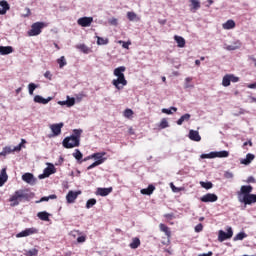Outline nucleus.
Here are the masks:
<instances>
[{
    "label": "nucleus",
    "mask_w": 256,
    "mask_h": 256,
    "mask_svg": "<svg viewBox=\"0 0 256 256\" xmlns=\"http://www.w3.org/2000/svg\"><path fill=\"white\" fill-rule=\"evenodd\" d=\"M76 47H77V49H80L82 51V53H85V54H88L91 51L89 49V47H87V45H85V44H79Z\"/></svg>",
    "instance_id": "36"
},
{
    "label": "nucleus",
    "mask_w": 256,
    "mask_h": 256,
    "mask_svg": "<svg viewBox=\"0 0 256 256\" xmlns=\"http://www.w3.org/2000/svg\"><path fill=\"white\" fill-rule=\"evenodd\" d=\"M72 155L76 161H81L83 159V153H81L79 149H76Z\"/></svg>",
    "instance_id": "33"
},
{
    "label": "nucleus",
    "mask_w": 256,
    "mask_h": 256,
    "mask_svg": "<svg viewBox=\"0 0 256 256\" xmlns=\"http://www.w3.org/2000/svg\"><path fill=\"white\" fill-rule=\"evenodd\" d=\"M159 230L166 235V237L168 239V243H171V241L169 240V239H171V228H169V226H167L164 223H160Z\"/></svg>",
    "instance_id": "14"
},
{
    "label": "nucleus",
    "mask_w": 256,
    "mask_h": 256,
    "mask_svg": "<svg viewBox=\"0 0 256 256\" xmlns=\"http://www.w3.org/2000/svg\"><path fill=\"white\" fill-rule=\"evenodd\" d=\"M22 180H24L25 183H28L29 185H35V183H37V179L31 173H25L22 175Z\"/></svg>",
    "instance_id": "15"
},
{
    "label": "nucleus",
    "mask_w": 256,
    "mask_h": 256,
    "mask_svg": "<svg viewBox=\"0 0 256 256\" xmlns=\"http://www.w3.org/2000/svg\"><path fill=\"white\" fill-rule=\"evenodd\" d=\"M97 39V45H108L109 44V38H103L100 36H96Z\"/></svg>",
    "instance_id": "27"
},
{
    "label": "nucleus",
    "mask_w": 256,
    "mask_h": 256,
    "mask_svg": "<svg viewBox=\"0 0 256 256\" xmlns=\"http://www.w3.org/2000/svg\"><path fill=\"white\" fill-rule=\"evenodd\" d=\"M67 107H73L75 105V98H69L66 100V102H63Z\"/></svg>",
    "instance_id": "42"
},
{
    "label": "nucleus",
    "mask_w": 256,
    "mask_h": 256,
    "mask_svg": "<svg viewBox=\"0 0 256 256\" xmlns=\"http://www.w3.org/2000/svg\"><path fill=\"white\" fill-rule=\"evenodd\" d=\"M127 68L125 66H120L114 70V75L117 79L112 80V85L118 90L121 91L127 85V79H125V71Z\"/></svg>",
    "instance_id": "4"
},
{
    "label": "nucleus",
    "mask_w": 256,
    "mask_h": 256,
    "mask_svg": "<svg viewBox=\"0 0 256 256\" xmlns=\"http://www.w3.org/2000/svg\"><path fill=\"white\" fill-rule=\"evenodd\" d=\"M109 24H110V25L117 26V25H118L117 18H112V19H110V20H109Z\"/></svg>",
    "instance_id": "55"
},
{
    "label": "nucleus",
    "mask_w": 256,
    "mask_h": 256,
    "mask_svg": "<svg viewBox=\"0 0 256 256\" xmlns=\"http://www.w3.org/2000/svg\"><path fill=\"white\" fill-rule=\"evenodd\" d=\"M35 89H37V85H35L34 83H30L28 85V91L30 95H33V92L35 91Z\"/></svg>",
    "instance_id": "47"
},
{
    "label": "nucleus",
    "mask_w": 256,
    "mask_h": 256,
    "mask_svg": "<svg viewBox=\"0 0 256 256\" xmlns=\"http://www.w3.org/2000/svg\"><path fill=\"white\" fill-rule=\"evenodd\" d=\"M200 185H201V187H203V189H207V190L213 189V183H211V182L201 181Z\"/></svg>",
    "instance_id": "39"
},
{
    "label": "nucleus",
    "mask_w": 256,
    "mask_h": 256,
    "mask_svg": "<svg viewBox=\"0 0 256 256\" xmlns=\"http://www.w3.org/2000/svg\"><path fill=\"white\" fill-rule=\"evenodd\" d=\"M10 53H13L12 46H0V55H10Z\"/></svg>",
    "instance_id": "21"
},
{
    "label": "nucleus",
    "mask_w": 256,
    "mask_h": 256,
    "mask_svg": "<svg viewBox=\"0 0 256 256\" xmlns=\"http://www.w3.org/2000/svg\"><path fill=\"white\" fill-rule=\"evenodd\" d=\"M127 17L129 21H135V19H137V14H135V12H127Z\"/></svg>",
    "instance_id": "46"
},
{
    "label": "nucleus",
    "mask_w": 256,
    "mask_h": 256,
    "mask_svg": "<svg viewBox=\"0 0 256 256\" xmlns=\"http://www.w3.org/2000/svg\"><path fill=\"white\" fill-rule=\"evenodd\" d=\"M106 155V152H97L88 156V159H95L96 161H101V165H103V163L107 161V158H105Z\"/></svg>",
    "instance_id": "10"
},
{
    "label": "nucleus",
    "mask_w": 256,
    "mask_h": 256,
    "mask_svg": "<svg viewBox=\"0 0 256 256\" xmlns=\"http://www.w3.org/2000/svg\"><path fill=\"white\" fill-rule=\"evenodd\" d=\"M85 241H87V237L86 236H79L77 238V243H85Z\"/></svg>",
    "instance_id": "53"
},
{
    "label": "nucleus",
    "mask_w": 256,
    "mask_h": 256,
    "mask_svg": "<svg viewBox=\"0 0 256 256\" xmlns=\"http://www.w3.org/2000/svg\"><path fill=\"white\" fill-rule=\"evenodd\" d=\"M195 231L196 233H201V231H203V224H198L195 226Z\"/></svg>",
    "instance_id": "52"
},
{
    "label": "nucleus",
    "mask_w": 256,
    "mask_h": 256,
    "mask_svg": "<svg viewBox=\"0 0 256 256\" xmlns=\"http://www.w3.org/2000/svg\"><path fill=\"white\" fill-rule=\"evenodd\" d=\"M165 219H168L169 221H171L172 219L175 218V214L170 213V214H164Z\"/></svg>",
    "instance_id": "54"
},
{
    "label": "nucleus",
    "mask_w": 256,
    "mask_h": 256,
    "mask_svg": "<svg viewBox=\"0 0 256 256\" xmlns=\"http://www.w3.org/2000/svg\"><path fill=\"white\" fill-rule=\"evenodd\" d=\"M25 255L26 256H37V255H39V250L37 248H33V249H30V250H27L25 252Z\"/></svg>",
    "instance_id": "34"
},
{
    "label": "nucleus",
    "mask_w": 256,
    "mask_h": 256,
    "mask_svg": "<svg viewBox=\"0 0 256 256\" xmlns=\"http://www.w3.org/2000/svg\"><path fill=\"white\" fill-rule=\"evenodd\" d=\"M39 231L37 230V228H26L25 230L19 232L16 237L17 238H21V237H29V235H35L37 234Z\"/></svg>",
    "instance_id": "8"
},
{
    "label": "nucleus",
    "mask_w": 256,
    "mask_h": 256,
    "mask_svg": "<svg viewBox=\"0 0 256 256\" xmlns=\"http://www.w3.org/2000/svg\"><path fill=\"white\" fill-rule=\"evenodd\" d=\"M247 145H249L250 147H253V142H251V141L245 142L244 147Z\"/></svg>",
    "instance_id": "64"
},
{
    "label": "nucleus",
    "mask_w": 256,
    "mask_h": 256,
    "mask_svg": "<svg viewBox=\"0 0 256 256\" xmlns=\"http://www.w3.org/2000/svg\"><path fill=\"white\" fill-rule=\"evenodd\" d=\"M110 193H113V187L97 188L96 190V195H100V197H107Z\"/></svg>",
    "instance_id": "16"
},
{
    "label": "nucleus",
    "mask_w": 256,
    "mask_h": 256,
    "mask_svg": "<svg viewBox=\"0 0 256 256\" xmlns=\"http://www.w3.org/2000/svg\"><path fill=\"white\" fill-rule=\"evenodd\" d=\"M248 89H256V82L252 83V84H249Z\"/></svg>",
    "instance_id": "63"
},
{
    "label": "nucleus",
    "mask_w": 256,
    "mask_h": 256,
    "mask_svg": "<svg viewBox=\"0 0 256 256\" xmlns=\"http://www.w3.org/2000/svg\"><path fill=\"white\" fill-rule=\"evenodd\" d=\"M190 3L194 11H197V9H201V2H199V0H190Z\"/></svg>",
    "instance_id": "32"
},
{
    "label": "nucleus",
    "mask_w": 256,
    "mask_h": 256,
    "mask_svg": "<svg viewBox=\"0 0 256 256\" xmlns=\"http://www.w3.org/2000/svg\"><path fill=\"white\" fill-rule=\"evenodd\" d=\"M83 130L74 129L73 134L63 139L62 145L65 149H74V147H79L81 145V134Z\"/></svg>",
    "instance_id": "3"
},
{
    "label": "nucleus",
    "mask_w": 256,
    "mask_h": 256,
    "mask_svg": "<svg viewBox=\"0 0 256 256\" xmlns=\"http://www.w3.org/2000/svg\"><path fill=\"white\" fill-rule=\"evenodd\" d=\"M247 237L245 232H240L234 237V241H243Z\"/></svg>",
    "instance_id": "40"
},
{
    "label": "nucleus",
    "mask_w": 256,
    "mask_h": 256,
    "mask_svg": "<svg viewBox=\"0 0 256 256\" xmlns=\"http://www.w3.org/2000/svg\"><path fill=\"white\" fill-rule=\"evenodd\" d=\"M31 15V9L25 8V14L22 15V17H29Z\"/></svg>",
    "instance_id": "56"
},
{
    "label": "nucleus",
    "mask_w": 256,
    "mask_h": 256,
    "mask_svg": "<svg viewBox=\"0 0 256 256\" xmlns=\"http://www.w3.org/2000/svg\"><path fill=\"white\" fill-rule=\"evenodd\" d=\"M191 119V114H184L180 117V119L177 121V125H183L184 121H189Z\"/></svg>",
    "instance_id": "29"
},
{
    "label": "nucleus",
    "mask_w": 256,
    "mask_h": 256,
    "mask_svg": "<svg viewBox=\"0 0 256 256\" xmlns=\"http://www.w3.org/2000/svg\"><path fill=\"white\" fill-rule=\"evenodd\" d=\"M189 139H191V141H196V142L201 141V135H199V131L190 130L189 131Z\"/></svg>",
    "instance_id": "19"
},
{
    "label": "nucleus",
    "mask_w": 256,
    "mask_h": 256,
    "mask_svg": "<svg viewBox=\"0 0 256 256\" xmlns=\"http://www.w3.org/2000/svg\"><path fill=\"white\" fill-rule=\"evenodd\" d=\"M44 77L45 79H48L49 81H51L53 79V74H51V71H46L44 73Z\"/></svg>",
    "instance_id": "51"
},
{
    "label": "nucleus",
    "mask_w": 256,
    "mask_h": 256,
    "mask_svg": "<svg viewBox=\"0 0 256 256\" xmlns=\"http://www.w3.org/2000/svg\"><path fill=\"white\" fill-rule=\"evenodd\" d=\"M118 43L120 45L122 44L123 49H129V46L131 45V42H125L123 40H120Z\"/></svg>",
    "instance_id": "49"
},
{
    "label": "nucleus",
    "mask_w": 256,
    "mask_h": 256,
    "mask_svg": "<svg viewBox=\"0 0 256 256\" xmlns=\"http://www.w3.org/2000/svg\"><path fill=\"white\" fill-rule=\"evenodd\" d=\"M23 148L22 144H19L18 146H15L14 148H12L13 153H15V151H21V149Z\"/></svg>",
    "instance_id": "57"
},
{
    "label": "nucleus",
    "mask_w": 256,
    "mask_h": 256,
    "mask_svg": "<svg viewBox=\"0 0 256 256\" xmlns=\"http://www.w3.org/2000/svg\"><path fill=\"white\" fill-rule=\"evenodd\" d=\"M0 15H5V13H7L11 7L9 6V3L6 0H1L0 1Z\"/></svg>",
    "instance_id": "17"
},
{
    "label": "nucleus",
    "mask_w": 256,
    "mask_h": 256,
    "mask_svg": "<svg viewBox=\"0 0 256 256\" xmlns=\"http://www.w3.org/2000/svg\"><path fill=\"white\" fill-rule=\"evenodd\" d=\"M228 77H229V79H230V83L232 82V83H238V81H239V77H237V76H235V75H233V74H228Z\"/></svg>",
    "instance_id": "48"
},
{
    "label": "nucleus",
    "mask_w": 256,
    "mask_h": 256,
    "mask_svg": "<svg viewBox=\"0 0 256 256\" xmlns=\"http://www.w3.org/2000/svg\"><path fill=\"white\" fill-rule=\"evenodd\" d=\"M35 197L33 192H29L27 189L16 190L9 198V203L11 207H17L20 203H25L30 201Z\"/></svg>",
    "instance_id": "1"
},
{
    "label": "nucleus",
    "mask_w": 256,
    "mask_h": 256,
    "mask_svg": "<svg viewBox=\"0 0 256 256\" xmlns=\"http://www.w3.org/2000/svg\"><path fill=\"white\" fill-rule=\"evenodd\" d=\"M222 85L223 87H229L231 85V80L229 78V74H226L222 79Z\"/></svg>",
    "instance_id": "35"
},
{
    "label": "nucleus",
    "mask_w": 256,
    "mask_h": 256,
    "mask_svg": "<svg viewBox=\"0 0 256 256\" xmlns=\"http://www.w3.org/2000/svg\"><path fill=\"white\" fill-rule=\"evenodd\" d=\"M124 117H126V119H130V117H133V110L127 108L124 111Z\"/></svg>",
    "instance_id": "44"
},
{
    "label": "nucleus",
    "mask_w": 256,
    "mask_h": 256,
    "mask_svg": "<svg viewBox=\"0 0 256 256\" xmlns=\"http://www.w3.org/2000/svg\"><path fill=\"white\" fill-rule=\"evenodd\" d=\"M226 49H227V51H235V49H237V47L229 45L226 47Z\"/></svg>",
    "instance_id": "59"
},
{
    "label": "nucleus",
    "mask_w": 256,
    "mask_h": 256,
    "mask_svg": "<svg viewBox=\"0 0 256 256\" xmlns=\"http://www.w3.org/2000/svg\"><path fill=\"white\" fill-rule=\"evenodd\" d=\"M11 153H13V148L11 146H6L3 148L2 152H0V156L5 157Z\"/></svg>",
    "instance_id": "26"
},
{
    "label": "nucleus",
    "mask_w": 256,
    "mask_h": 256,
    "mask_svg": "<svg viewBox=\"0 0 256 256\" xmlns=\"http://www.w3.org/2000/svg\"><path fill=\"white\" fill-rule=\"evenodd\" d=\"M57 63L59 65V68L63 69L65 65H67V60L65 59V56H61L60 58H58Z\"/></svg>",
    "instance_id": "30"
},
{
    "label": "nucleus",
    "mask_w": 256,
    "mask_h": 256,
    "mask_svg": "<svg viewBox=\"0 0 256 256\" xmlns=\"http://www.w3.org/2000/svg\"><path fill=\"white\" fill-rule=\"evenodd\" d=\"M172 111H174V113H177V108L171 107L170 109H167V108L162 109V113H166V115H173Z\"/></svg>",
    "instance_id": "38"
},
{
    "label": "nucleus",
    "mask_w": 256,
    "mask_h": 256,
    "mask_svg": "<svg viewBox=\"0 0 256 256\" xmlns=\"http://www.w3.org/2000/svg\"><path fill=\"white\" fill-rule=\"evenodd\" d=\"M141 246V240L137 237L132 239V242L129 244L130 249H138Z\"/></svg>",
    "instance_id": "23"
},
{
    "label": "nucleus",
    "mask_w": 256,
    "mask_h": 256,
    "mask_svg": "<svg viewBox=\"0 0 256 256\" xmlns=\"http://www.w3.org/2000/svg\"><path fill=\"white\" fill-rule=\"evenodd\" d=\"M45 27V23L43 22H35L31 26V30L28 32L29 37H37V35H41V29Z\"/></svg>",
    "instance_id": "6"
},
{
    "label": "nucleus",
    "mask_w": 256,
    "mask_h": 256,
    "mask_svg": "<svg viewBox=\"0 0 256 256\" xmlns=\"http://www.w3.org/2000/svg\"><path fill=\"white\" fill-rule=\"evenodd\" d=\"M233 237V230L229 228L227 232L220 230L219 235H218V240L219 241H227V239H231Z\"/></svg>",
    "instance_id": "9"
},
{
    "label": "nucleus",
    "mask_w": 256,
    "mask_h": 256,
    "mask_svg": "<svg viewBox=\"0 0 256 256\" xmlns=\"http://www.w3.org/2000/svg\"><path fill=\"white\" fill-rule=\"evenodd\" d=\"M79 195H81V191L70 190L66 195L67 203H75V200L77 199V197H79Z\"/></svg>",
    "instance_id": "11"
},
{
    "label": "nucleus",
    "mask_w": 256,
    "mask_h": 256,
    "mask_svg": "<svg viewBox=\"0 0 256 256\" xmlns=\"http://www.w3.org/2000/svg\"><path fill=\"white\" fill-rule=\"evenodd\" d=\"M253 159H255V155L247 154L246 159L242 160V163H243V165H249V163H251V161H253Z\"/></svg>",
    "instance_id": "31"
},
{
    "label": "nucleus",
    "mask_w": 256,
    "mask_h": 256,
    "mask_svg": "<svg viewBox=\"0 0 256 256\" xmlns=\"http://www.w3.org/2000/svg\"><path fill=\"white\" fill-rule=\"evenodd\" d=\"M99 165H101V161H95L87 167V171H91V169H95V167H99Z\"/></svg>",
    "instance_id": "45"
},
{
    "label": "nucleus",
    "mask_w": 256,
    "mask_h": 256,
    "mask_svg": "<svg viewBox=\"0 0 256 256\" xmlns=\"http://www.w3.org/2000/svg\"><path fill=\"white\" fill-rule=\"evenodd\" d=\"M198 256H213V252L199 254Z\"/></svg>",
    "instance_id": "62"
},
{
    "label": "nucleus",
    "mask_w": 256,
    "mask_h": 256,
    "mask_svg": "<svg viewBox=\"0 0 256 256\" xmlns=\"http://www.w3.org/2000/svg\"><path fill=\"white\" fill-rule=\"evenodd\" d=\"M53 169H51V168H45V170H44V175H45V177H49V175H53Z\"/></svg>",
    "instance_id": "50"
},
{
    "label": "nucleus",
    "mask_w": 256,
    "mask_h": 256,
    "mask_svg": "<svg viewBox=\"0 0 256 256\" xmlns=\"http://www.w3.org/2000/svg\"><path fill=\"white\" fill-rule=\"evenodd\" d=\"M218 199L217 194L207 193L200 198V201H202V203H215Z\"/></svg>",
    "instance_id": "7"
},
{
    "label": "nucleus",
    "mask_w": 256,
    "mask_h": 256,
    "mask_svg": "<svg viewBox=\"0 0 256 256\" xmlns=\"http://www.w3.org/2000/svg\"><path fill=\"white\" fill-rule=\"evenodd\" d=\"M159 127L160 129H167V127H169V122H167V119H162Z\"/></svg>",
    "instance_id": "43"
},
{
    "label": "nucleus",
    "mask_w": 256,
    "mask_h": 256,
    "mask_svg": "<svg viewBox=\"0 0 256 256\" xmlns=\"http://www.w3.org/2000/svg\"><path fill=\"white\" fill-rule=\"evenodd\" d=\"M8 179H9V176L7 175V169L3 168L0 174V187H3V185L7 183Z\"/></svg>",
    "instance_id": "18"
},
{
    "label": "nucleus",
    "mask_w": 256,
    "mask_h": 256,
    "mask_svg": "<svg viewBox=\"0 0 256 256\" xmlns=\"http://www.w3.org/2000/svg\"><path fill=\"white\" fill-rule=\"evenodd\" d=\"M153 191H155V187L150 184L147 188H144L140 191L142 195H153Z\"/></svg>",
    "instance_id": "22"
},
{
    "label": "nucleus",
    "mask_w": 256,
    "mask_h": 256,
    "mask_svg": "<svg viewBox=\"0 0 256 256\" xmlns=\"http://www.w3.org/2000/svg\"><path fill=\"white\" fill-rule=\"evenodd\" d=\"M247 183H255V178L252 176L248 177Z\"/></svg>",
    "instance_id": "60"
},
{
    "label": "nucleus",
    "mask_w": 256,
    "mask_h": 256,
    "mask_svg": "<svg viewBox=\"0 0 256 256\" xmlns=\"http://www.w3.org/2000/svg\"><path fill=\"white\" fill-rule=\"evenodd\" d=\"M253 192V186L243 185L238 192V201L244 203V205H253L256 203V194H251Z\"/></svg>",
    "instance_id": "2"
},
{
    "label": "nucleus",
    "mask_w": 256,
    "mask_h": 256,
    "mask_svg": "<svg viewBox=\"0 0 256 256\" xmlns=\"http://www.w3.org/2000/svg\"><path fill=\"white\" fill-rule=\"evenodd\" d=\"M225 177H226V179H233V173L226 172Z\"/></svg>",
    "instance_id": "58"
},
{
    "label": "nucleus",
    "mask_w": 256,
    "mask_h": 256,
    "mask_svg": "<svg viewBox=\"0 0 256 256\" xmlns=\"http://www.w3.org/2000/svg\"><path fill=\"white\" fill-rule=\"evenodd\" d=\"M49 199H57V195L52 194V195H50L48 197L44 196L37 203H43V201H49Z\"/></svg>",
    "instance_id": "41"
},
{
    "label": "nucleus",
    "mask_w": 256,
    "mask_h": 256,
    "mask_svg": "<svg viewBox=\"0 0 256 256\" xmlns=\"http://www.w3.org/2000/svg\"><path fill=\"white\" fill-rule=\"evenodd\" d=\"M223 29H235V21L228 20L226 23L223 24Z\"/></svg>",
    "instance_id": "28"
},
{
    "label": "nucleus",
    "mask_w": 256,
    "mask_h": 256,
    "mask_svg": "<svg viewBox=\"0 0 256 256\" xmlns=\"http://www.w3.org/2000/svg\"><path fill=\"white\" fill-rule=\"evenodd\" d=\"M63 125V122L50 125V129L54 137H58V135H61V129H63Z\"/></svg>",
    "instance_id": "13"
},
{
    "label": "nucleus",
    "mask_w": 256,
    "mask_h": 256,
    "mask_svg": "<svg viewBox=\"0 0 256 256\" xmlns=\"http://www.w3.org/2000/svg\"><path fill=\"white\" fill-rule=\"evenodd\" d=\"M94 205H97V199L92 198L86 202V209H91Z\"/></svg>",
    "instance_id": "37"
},
{
    "label": "nucleus",
    "mask_w": 256,
    "mask_h": 256,
    "mask_svg": "<svg viewBox=\"0 0 256 256\" xmlns=\"http://www.w3.org/2000/svg\"><path fill=\"white\" fill-rule=\"evenodd\" d=\"M53 98L52 97H48V98H43L42 96L36 95L34 97V102L35 103H40L42 105H47V103H49V101H51Z\"/></svg>",
    "instance_id": "20"
},
{
    "label": "nucleus",
    "mask_w": 256,
    "mask_h": 256,
    "mask_svg": "<svg viewBox=\"0 0 256 256\" xmlns=\"http://www.w3.org/2000/svg\"><path fill=\"white\" fill-rule=\"evenodd\" d=\"M171 189H172V191H174V193H177L179 191V189L177 187H175V185H173V183H171Z\"/></svg>",
    "instance_id": "61"
},
{
    "label": "nucleus",
    "mask_w": 256,
    "mask_h": 256,
    "mask_svg": "<svg viewBox=\"0 0 256 256\" xmlns=\"http://www.w3.org/2000/svg\"><path fill=\"white\" fill-rule=\"evenodd\" d=\"M174 41H176L178 47H180V48L185 47V38L175 35Z\"/></svg>",
    "instance_id": "24"
},
{
    "label": "nucleus",
    "mask_w": 256,
    "mask_h": 256,
    "mask_svg": "<svg viewBox=\"0 0 256 256\" xmlns=\"http://www.w3.org/2000/svg\"><path fill=\"white\" fill-rule=\"evenodd\" d=\"M78 25L80 27H91V23H93V17H81L77 20Z\"/></svg>",
    "instance_id": "12"
},
{
    "label": "nucleus",
    "mask_w": 256,
    "mask_h": 256,
    "mask_svg": "<svg viewBox=\"0 0 256 256\" xmlns=\"http://www.w3.org/2000/svg\"><path fill=\"white\" fill-rule=\"evenodd\" d=\"M49 213L46 211L38 212L37 217L41 221H49Z\"/></svg>",
    "instance_id": "25"
},
{
    "label": "nucleus",
    "mask_w": 256,
    "mask_h": 256,
    "mask_svg": "<svg viewBox=\"0 0 256 256\" xmlns=\"http://www.w3.org/2000/svg\"><path fill=\"white\" fill-rule=\"evenodd\" d=\"M229 157V151L223 150L219 152H210L209 154H202L201 159H223Z\"/></svg>",
    "instance_id": "5"
}]
</instances>
